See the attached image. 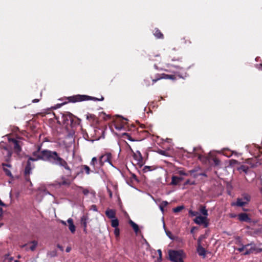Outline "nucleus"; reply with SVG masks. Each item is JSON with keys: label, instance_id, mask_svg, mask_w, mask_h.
I'll return each instance as SVG.
<instances>
[{"label": "nucleus", "instance_id": "obj_34", "mask_svg": "<svg viewBox=\"0 0 262 262\" xmlns=\"http://www.w3.org/2000/svg\"><path fill=\"white\" fill-rule=\"evenodd\" d=\"M83 169L85 170L86 174H89L90 173V170L89 167L86 165H84L83 166Z\"/></svg>", "mask_w": 262, "mask_h": 262}, {"label": "nucleus", "instance_id": "obj_9", "mask_svg": "<svg viewBox=\"0 0 262 262\" xmlns=\"http://www.w3.org/2000/svg\"><path fill=\"white\" fill-rule=\"evenodd\" d=\"M132 152L133 154L134 159L136 160L139 163L142 162L143 158L141 152L138 150H137L136 152H134L133 150H132Z\"/></svg>", "mask_w": 262, "mask_h": 262}, {"label": "nucleus", "instance_id": "obj_7", "mask_svg": "<svg viewBox=\"0 0 262 262\" xmlns=\"http://www.w3.org/2000/svg\"><path fill=\"white\" fill-rule=\"evenodd\" d=\"M194 222L198 225H203L205 227L208 226L207 217L198 215L194 220Z\"/></svg>", "mask_w": 262, "mask_h": 262}, {"label": "nucleus", "instance_id": "obj_28", "mask_svg": "<svg viewBox=\"0 0 262 262\" xmlns=\"http://www.w3.org/2000/svg\"><path fill=\"white\" fill-rule=\"evenodd\" d=\"M205 238V236L204 235H201L198 239V245H201L202 241Z\"/></svg>", "mask_w": 262, "mask_h": 262}, {"label": "nucleus", "instance_id": "obj_35", "mask_svg": "<svg viewBox=\"0 0 262 262\" xmlns=\"http://www.w3.org/2000/svg\"><path fill=\"white\" fill-rule=\"evenodd\" d=\"M189 214L192 216H198L199 215V213L198 212L193 211L192 210H190L189 211Z\"/></svg>", "mask_w": 262, "mask_h": 262}, {"label": "nucleus", "instance_id": "obj_26", "mask_svg": "<svg viewBox=\"0 0 262 262\" xmlns=\"http://www.w3.org/2000/svg\"><path fill=\"white\" fill-rule=\"evenodd\" d=\"M97 163V159L96 157H93L90 163L91 165L94 167L95 166V164Z\"/></svg>", "mask_w": 262, "mask_h": 262}, {"label": "nucleus", "instance_id": "obj_49", "mask_svg": "<svg viewBox=\"0 0 262 262\" xmlns=\"http://www.w3.org/2000/svg\"><path fill=\"white\" fill-rule=\"evenodd\" d=\"M160 210L162 211V212L164 211V208L162 207V206H161L160 205Z\"/></svg>", "mask_w": 262, "mask_h": 262}, {"label": "nucleus", "instance_id": "obj_55", "mask_svg": "<svg viewBox=\"0 0 262 262\" xmlns=\"http://www.w3.org/2000/svg\"><path fill=\"white\" fill-rule=\"evenodd\" d=\"M14 262H19V261H18V260H15L14 261Z\"/></svg>", "mask_w": 262, "mask_h": 262}, {"label": "nucleus", "instance_id": "obj_29", "mask_svg": "<svg viewBox=\"0 0 262 262\" xmlns=\"http://www.w3.org/2000/svg\"><path fill=\"white\" fill-rule=\"evenodd\" d=\"M195 182L194 181H191L189 180H187L185 182V185H195Z\"/></svg>", "mask_w": 262, "mask_h": 262}, {"label": "nucleus", "instance_id": "obj_2", "mask_svg": "<svg viewBox=\"0 0 262 262\" xmlns=\"http://www.w3.org/2000/svg\"><path fill=\"white\" fill-rule=\"evenodd\" d=\"M236 244L238 247L235 249L244 255H248L254 252L258 253L262 251V249L257 248L255 245L250 244L244 245L242 244L239 239L237 240Z\"/></svg>", "mask_w": 262, "mask_h": 262}, {"label": "nucleus", "instance_id": "obj_11", "mask_svg": "<svg viewBox=\"0 0 262 262\" xmlns=\"http://www.w3.org/2000/svg\"><path fill=\"white\" fill-rule=\"evenodd\" d=\"M106 215L110 219L115 218L116 212L114 210L107 209L105 211Z\"/></svg>", "mask_w": 262, "mask_h": 262}, {"label": "nucleus", "instance_id": "obj_44", "mask_svg": "<svg viewBox=\"0 0 262 262\" xmlns=\"http://www.w3.org/2000/svg\"><path fill=\"white\" fill-rule=\"evenodd\" d=\"M71 250V248L70 247H67V249H66V252H69Z\"/></svg>", "mask_w": 262, "mask_h": 262}, {"label": "nucleus", "instance_id": "obj_38", "mask_svg": "<svg viewBox=\"0 0 262 262\" xmlns=\"http://www.w3.org/2000/svg\"><path fill=\"white\" fill-rule=\"evenodd\" d=\"M83 193L84 195H88L89 193V190L87 189H83Z\"/></svg>", "mask_w": 262, "mask_h": 262}, {"label": "nucleus", "instance_id": "obj_36", "mask_svg": "<svg viewBox=\"0 0 262 262\" xmlns=\"http://www.w3.org/2000/svg\"><path fill=\"white\" fill-rule=\"evenodd\" d=\"M163 78L165 79H173V76L171 75H165L163 77Z\"/></svg>", "mask_w": 262, "mask_h": 262}, {"label": "nucleus", "instance_id": "obj_4", "mask_svg": "<svg viewBox=\"0 0 262 262\" xmlns=\"http://www.w3.org/2000/svg\"><path fill=\"white\" fill-rule=\"evenodd\" d=\"M89 99H93L95 100H103V98L102 97L101 99H98L96 98H92L86 95H77L73 97H70L69 98V100L71 102H79L84 100H87Z\"/></svg>", "mask_w": 262, "mask_h": 262}, {"label": "nucleus", "instance_id": "obj_40", "mask_svg": "<svg viewBox=\"0 0 262 262\" xmlns=\"http://www.w3.org/2000/svg\"><path fill=\"white\" fill-rule=\"evenodd\" d=\"M92 209H93L94 211H96L97 210V208H96V205H92Z\"/></svg>", "mask_w": 262, "mask_h": 262}, {"label": "nucleus", "instance_id": "obj_6", "mask_svg": "<svg viewBox=\"0 0 262 262\" xmlns=\"http://www.w3.org/2000/svg\"><path fill=\"white\" fill-rule=\"evenodd\" d=\"M250 196L248 194H244L242 198H238L236 202L232 203V206L242 207L248 203L250 201Z\"/></svg>", "mask_w": 262, "mask_h": 262}, {"label": "nucleus", "instance_id": "obj_19", "mask_svg": "<svg viewBox=\"0 0 262 262\" xmlns=\"http://www.w3.org/2000/svg\"><path fill=\"white\" fill-rule=\"evenodd\" d=\"M119 225V222L118 220L117 219H113L111 221V225L112 227H114L115 228H118Z\"/></svg>", "mask_w": 262, "mask_h": 262}, {"label": "nucleus", "instance_id": "obj_5", "mask_svg": "<svg viewBox=\"0 0 262 262\" xmlns=\"http://www.w3.org/2000/svg\"><path fill=\"white\" fill-rule=\"evenodd\" d=\"M111 158L112 155L110 152H106L105 154L101 155L99 160V166L100 167L102 166L105 162H108L111 165L113 166L111 161Z\"/></svg>", "mask_w": 262, "mask_h": 262}, {"label": "nucleus", "instance_id": "obj_12", "mask_svg": "<svg viewBox=\"0 0 262 262\" xmlns=\"http://www.w3.org/2000/svg\"><path fill=\"white\" fill-rule=\"evenodd\" d=\"M67 223L69 224V229L72 233H74L75 231V226L73 224V221L72 219L70 218L67 220Z\"/></svg>", "mask_w": 262, "mask_h": 262}, {"label": "nucleus", "instance_id": "obj_51", "mask_svg": "<svg viewBox=\"0 0 262 262\" xmlns=\"http://www.w3.org/2000/svg\"><path fill=\"white\" fill-rule=\"evenodd\" d=\"M116 128L117 129L120 130V129H121V127H118V126H116Z\"/></svg>", "mask_w": 262, "mask_h": 262}, {"label": "nucleus", "instance_id": "obj_25", "mask_svg": "<svg viewBox=\"0 0 262 262\" xmlns=\"http://www.w3.org/2000/svg\"><path fill=\"white\" fill-rule=\"evenodd\" d=\"M163 228L165 231V232H166V235L170 238H172V234H171V233L170 232V231H166V229H165V223L164 222V221H163Z\"/></svg>", "mask_w": 262, "mask_h": 262}, {"label": "nucleus", "instance_id": "obj_43", "mask_svg": "<svg viewBox=\"0 0 262 262\" xmlns=\"http://www.w3.org/2000/svg\"><path fill=\"white\" fill-rule=\"evenodd\" d=\"M146 169H148V170H150V167H149V166H145V167H144V170L145 171H146Z\"/></svg>", "mask_w": 262, "mask_h": 262}, {"label": "nucleus", "instance_id": "obj_46", "mask_svg": "<svg viewBox=\"0 0 262 262\" xmlns=\"http://www.w3.org/2000/svg\"><path fill=\"white\" fill-rule=\"evenodd\" d=\"M161 78H162L161 77V78H158V79H153V80H152V81H153V82H154V83H155V82H156L157 80H159V79H161Z\"/></svg>", "mask_w": 262, "mask_h": 262}, {"label": "nucleus", "instance_id": "obj_15", "mask_svg": "<svg viewBox=\"0 0 262 262\" xmlns=\"http://www.w3.org/2000/svg\"><path fill=\"white\" fill-rule=\"evenodd\" d=\"M129 223L130 225V226H132V227L133 228L136 234H137L139 231V228L138 225L132 220H129Z\"/></svg>", "mask_w": 262, "mask_h": 262}, {"label": "nucleus", "instance_id": "obj_53", "mask_svg": "<svg viewBox=\"0 0 262 262\" xmlns=\"http://www.w3.org/2000/svg\"><path fill=\"white\" fill-rule=\"evenodd\" d=\"M109 192H110V196H111V197H112V192H111L110 191H109Z\"/></svg>", "mask_w": 262, "mask_h": 262}, {"label": "nucleus", "instance_id": "obj_33", "mask_svg": "<svg viewBox=\"0 0 262 262\" xmlns=\"http://www.w3.org/2000/svg\"><path fill=\"white\" fill-rule=\"evenodd\" d=\"M213 160L215 165L218 166L220 164V161L218 159L214 158Z\"/></svg>", "mask_w": 262, "mask_h": 262}, {"label": "nucleus", "instance_id": "obj_30", "mask_svg": "<svg viewBox=\"0 0 262 262\" xmlns=\"http://www.w3.org/2000/svg\"><path fill=\"white\" fill-rule=\"evenodd\" d=\"M114 234L117 237L119 236L120 231L118 228H115Z\"/></svg>", "mask_w": 262, "mask_h": 262}, {"label": "nucleus", "instance_id": "obj_52", "mask_svg": "<svg viewBox=\"0 0 262 262\" xmlns=\"http://www.w3.org/2000/svg\"><path fill=\"white\" fill-rule=\"evenodd\" d=\"M28 244H25V245H24L23 246H21V247L22 248H24V247H26L27 246Z\"/></svg>", "mask_w": 262, "mask_h": 262}, {"label": "nucleus", "instance_id": "obj_21", "mask_svg": "<svg viewBox=\"0 0 262 262\" xmlns=\"http://www.w3.org/2000/svg\"><path fill=\"white\" fill-rule=\"evenodd\" d=\"M154 35L158 38H160L163 37V34L158 30H157L155 31V32L154 33Z\"/></svg>", "mask_w": 262, "mask_h": 262}, {"label": "nucleus", "instance_id": "obj_22", "mask_svg": "<svg viewBox=\"0 0 262 262\" xmlns=\"http://www.w3.org/2000/svg\"><path fill=\"white\" fill-rule=\"evenodd\" d=\"M195 172V170H189L188 173V175H190V176H192L193 178H196L200 174H196Z\"/></svg>", "mask_w": 262, "mask_h": 262}, {"label": "nucleus", "instance_id": "obj_47", "mask_svg": "<svg viewBox=\"0 0 262 262\" xmlns=\"http://www.w3.org/2000/svg\"><path fill=\"white\" fill-rule=\"evenodd\" d=\"M60 222H61V223L62 224H63V225H67L66 222H64V221H60Z\"/></svg>", "mask_w": 262, "mask_h": 262}, {"label": "nucleus", "instance_id": "obj_1", "mask_svg": "<svg viewBox=\"0 0 262 262\" xmlns=\"http://www.w3.org/2000/svg\"><path fill=\"white\" fill-rule=\"evenodd\" d=\"M33 156L34 157L30 158L29 160L31 161H37L40 159L48 160L55 165L64 167L66 169L70 170L67 162L60 157L56 151L47 150L41 151L38 150L33 153Z\"/></svg>", "mask_w": 262, "mask_h": 262}, {"label": "nucleus", "instance_id": "obj_20", "mask_svg": "<svg viewBox=\"0 0 262 262\" xmlns=\"http://www.w3.org/2000/svg\"><path fill=\"white\" fill-rule=\"evenodd\" d=\"M30 244L31 245L30 247V249L31 251H34L36 249L37 246V242L35 241H32L30 243Z\"/></svg>", "mask_w": 262, "mask_h": 262}, {"label": "nucleus", "instance_id": "obj_8", "mask_svg": "<svg viewBox=\"0 0 262 262\" xmlns=\"http://www.w3.org/2000/svg\"><path fill=\"white\" fill-rule=\"evenodd\" d=\"M10 143H11L14 146V149L17 153H18L21 150V147L18 144V142L17 140L14 139H11L9 140Z\"/></svg>", "mask_w": 262, "mask_h": 262}, {"label": "nucleus", "instance_id": "obj_14", "mask_svg": "<svg viewBox=\"0 0 262 262\" xmlns=\"http://www.w3.org/2000/svg\"><path fill=\"white\" fill-rule=\"evenodd\" d=\"M197 252L200 256H205L206 255L205 249L202 247V245H198Z\"/></svg>", "mask_w": 262, "mask_h": 262}, {"label": "nucleus", "instance_id": "obj_32", "mask_svg": "<svg viewBox=\"0 0 262 262\" xmlns=\"http://www.w3.org/2000/svg\"><path fill=\"white\" fill-rule=\"evenodd\" d=\"M177 173L180 174V175H183V176H188V173H186L183 170H179L178 172H177Z\"/></svg>", "mask_w": 262, "mask_h": 262}, {"label": "nucleus", "instance_id": "obj_41", "mask_svg": "<svg viewBox=\"0 0 262 262\" xmlns=\"http://www.w3.org/2000/svg\"><path fill=\"white\" fill-rule=\"evenodd\" d=\"M242 169L246 173L247 172L248 168H245V166H243Z\"/></svg>", "mask_w": 262, "mask_h": 262}, {"label": "nucleus", "instance_id": "obj_54", "mask_svg": "<svg viewBox=\"0 0 262 262\" xmlns=\"http://www.w3.org/2000/svg\"><path fill=\"white\" fill-rule=\"evenodd\" d=\"M193 230H194V228H192V229H191V233H192V232H193Z\"/></svg>", "mask_w": 262, "mask_h": 262}, {"label": "nucleus", "instance_id": "obj_13", "mask_svg": "<svg viewBox=\"0 0 262 262\" xmlns=\"http://www.w3.org/2000/svg\"><path fill=\"white\" fill-rule=\"evenodd\" d=\"M238 219L241 221L244 222H250V219L248 217L247 214L246 213H241L238 215Z\"/></svg>", "mask_w": 262, "mask_h": 262}, {"label": "nucleus", "instance_id": "obj_37", "mask_svg": "<svg viewBox=\"0 0 262 262\" xmlns=\"http://www.w3.org/2000/svg\"><path fill=\"white\" fill-rule=\"evenodd\" d=\"M168 203L167 201H163L160 205L162 207L164 208L168 205Z\"/></svg>", "mask_w": 262, "mask_h": 262}, {"label": "nucleus", "instance_id": "obj_3", "mask_svg": "<svg viewBox=\"0 0 262 262\" xmlns=\"http://www.w3.org/2000/svg\"><path fill=\"white\" fill-rule=\"evenodd\" d=\"M169 256L173 262H183L184 256L182 251L170 250L169 251Z\"/></svg>", "mask_w": 262, "mask_h": 262}, {"label": "nucleus", "instance_id": "obj_45", "mask_svg": "<svg viewBox=\"0 0 262 262\" xmlns=\"http://www.w3.org/2000/svg\"><path fill=\"white\" fill-rule=\"evenodd\" d=\"M58 248L60 249L61 251L63 250V249L62 246H60L59 245H58Z\"/></svg>", "mask_w": 262, "mask_h": 262}, {"label": "nucleus", "instance_id": "obj_31", "mask_svg": "<svg viewBox=\"0 0 262 262\" xmlns=\"http://www.w3.org/2000/svg\"><path fill=\"white\" fill-rule=\"evenodd\" d=\"M12 260H13V258H12V257H9L8 255H7L5 257L4 261V262H9V261H11Z\"/></svg>", "mask_w": 262, "mask_h": 262}, {"label": "nucleus", "instance_id": "obj_23", "mask_svg": "<svg viewBox=\"0 0 262 262\" xmlns=\"http://www.w3.org/2000/svg\"><path fill=\"white\" fill-rule=\"evenodd\" d=\"M4 150H5V151L6 152V153L4 152L3 154H6L7 155L8 158H10L11 156V155H12L11 151L10 150H9L6 147L5 148Z\"/></svg>", "mask_w": 262, "mask_h": 262}, {"label": "nucleus", "instance_id": "obj_10", "mask_svg": "<svg viewBox=\"0 0 262 262\" xmlns=\"http://www.w3.org/2000/svg\"><path fill=\"white\" fill-rule=\"evenodd\" d=\"M183 179L181 177H178L177 176H172L171 178V182L170 185H178Z\"/></svg>", "mask_w": 262, "mask_h": 262}, {"label": "nucleus", "instance_id": "obj_48", "mask_svg": "<svg viewBox=\"0 0 262 262\" xmlns=\"http://www.w3.org/2000/svg\"><path fill=\"white\" fill-rule=\"evenodd\" d=\"M259 69H260V70H262V64H260L258 66V68Z\"/></svg>", "mask_w": 262, "mask_h": 262}, {"label": "nucleus", "instance_id": "obj_17", "mask_svg": "<svg viewBox=\"0 0 262 262\" xmlns=\"http://www.w3.org/2000/svg\"><path fill=\"white\" fill-rule=\"evenodd\" d=\"M3 165L4 167V170L5 171L6 174L9 177H12V175L10 170L7 168L10 167V165L9 164H3Z\"/></svg>", "mask_w": 262, "mask_h": 262}, {"label": "nucleus", "instance_id": "obj_39", "mask_svg": "<svg viewBox=\"0 0 262 262\" xmlns=\"http://www.w3.org/2000/svg\"><path fill=\"white\" fill-rule=\"evenodd\" d=\"M157 251L158 252L160 258H162V251H161V250L160 249H159V250H158Z\"/></svg>", "mask_w": 262, "mask_h": 262}, {"label": "nucleus", "instance_id": "obj_27", "mask_svg": "<svg viewBox=\"0 0 262 262\" xmlns=\"http://www.w3.org/2000/svg\"><path fill=\"white\" fill-rule=\"evenodd\" d=\"M31 170V167L29 162H28V164L25 168V173L26 174H29L30 171Z\"/></svg>", "mask_w": 262, "mask_h": 262}, {"label": "nucleus", "instance_id": "obj_42", "mask_svg": "<svg viewBox=\"0 0 262 262\" xmlns=\"http://www.w3.org/2000/svg\"><path fill=\"white\" fill-rule=\"evenodd\" d=\"M39 99H35L32 100V102L33 103H36V102H39Z\"/></svg>", "mask_w": 262, "mask_h": 262}, {"label": "nucleus", "instance_id": "obj_24", "mask_svg": "<svg viewBox=\"0 0 262 262\" xmlns=\"http://www.w3.org/2000/svg\"><path fill=\"white\" fill-rule=\"evenodd\" d=\"M184 207L183 206H178L174 208H173V211L174 212H178L181 211L183 209Z\"/></svg>", "mask_w": 262, "mask_h": 262}, {"label": "nucleus", "instance_id": "obj_16", "mask_svg": "<svg viewBox=\"0 0 262 262\" xmlns=\"http://www.w3.org/2000/svg\"><path fill=\"white\" fill-rule=\"evenodd\" d=\"M88 220V216L87 215H83L81 218V223L84 227V231L86 230Z\"/></svg>", "mask_w": 262, "mask_h": 262}, {"label": "nucleus", "instance_id": "obj_50", "mask_svg": "<svg viewBox=\"0 0 262 262\" xmlns=\"http://www.w3.org/2000/svg\"><path fill=\"white\" fill-rule=\"evenodd\" d=\"M61 184L63 185H66V184H68L69 183L66 182V181H63Z\"/></svg>", "mask_w": 262, "mask_h": 262}, {"label": "nucleus", "instance_id": "obj_18", "mask_svg": "<svg viewBox=\"0 0 262 262\" xmlns=\"http://www.w3.org/2000/svg\"><path fill=\"white\" fill-rule=\"evenodd\" d=\"M200 212L204 215V216H206L208 215V210L206 209V207L203 206H201L200 209Z\"/></svg>", "mask_w": 262, "mask_h": 262}]
</instances>
